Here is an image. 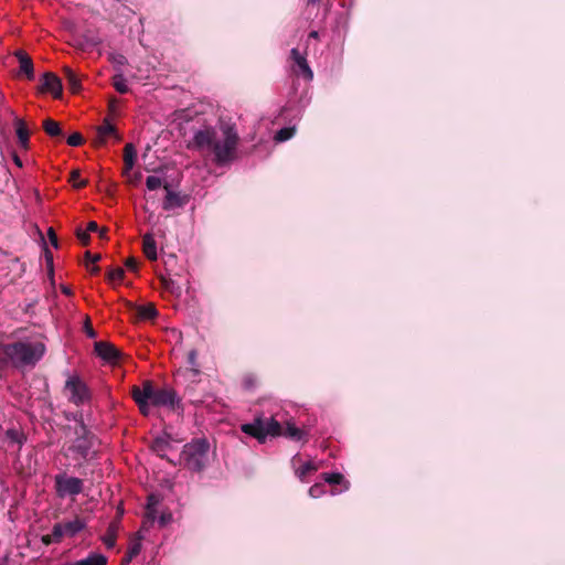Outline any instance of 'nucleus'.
Returning <instances> with one entry per match:
<instances>
[{
  "instance_id": "obj_3",
  "label": "nucleus",
  "mask_w": 565,
  "mask_h": 565,
  "mask_svg": "<svg viewBox=\"0 0 565 565\" xmlns=\"http://www.w3.org/2000/svg\"><path fill=\"white\" fill-rule=\"evenodd\" d=\"M131 394L140 412L146 416L149 415L151 406L174 409L180 403L173 388L157 387L151 381L142 382L141 386H134Z\"/></svg>"
},
{
  "instance_id": "obj_57",
  "label": "nucleus",
  "mask_w": 565,
  "mask_h": 565,
  "mask_svg": "<svg viewBox=\"0 0 565 565\" xmlns=\"http://www.w3.org/2000/svg\"><path fill=\"white\" fill-rule=\"evenodd\" d=\"M99 234H100V236H102V237H104L105 232H104V231H102Z\"/></svg>"
},
{
  "instance_id": "obj_30",
  "label": "nucleus",
  "mask_w": 565,
  "mask_h": 565,
  "mask_svg": "<svg viewBox=\"0 0 565 565\" xmlns=\"http://www.w3.org/2000/svg\"><path fill=\"white\" fill-rule=\"evenodd\" d=\"M109 60L117 70V73H122V66L126 65L127 58L122 54L113 53Z\"/></svg>"
},
{
  "instance_id": "obj_10",
  "label": "nucleus",
  "mask_w": 565,
  "mask_h": 565,
  "mask_svg": "<svg viewBox=\"0 0 565 565\" xmlns=\"http://www.w3.org/2000/svg\"><path fill=\"white\" fill-rule=\"evenodd\" d=\"M300 457L299 455H296L291 459V465L295 470V475L301 482H307V477L316 471L319 470L320 465L315 461H306L300 465Z\"/></svg>"
},
{
  "instance_id": "obj_21",
  "label": "nucleus",
  "mask_w": 565,
  "mask_h": 565,
  "mask_svg": "<svg viewBox=\"0 0 565 565\" xmlns=\"http://www.w3.org/2000/svg\"><path fill=\"white\" fill-rule=\"evenodd\" d=\"M164 189L167 190V195L164 198L162 207L166 211H170V210H172L174 207L181 206L182 205V200L179 196V194L173 192V191H171L168 185H164Z\"/></svg>"
},
{
  "instance_id": "obj_12",
  "label": "nucleus",
  "mask_w": 565,
  "mask_h": 565,
  "mask_svg": "<svg viewBox=\"0 0 565 565\" xmlns=\"http://www.w3.org/2000/svg\"><path fill=\"white\" fill-rule=\"evenodd\" d=\"M290 54L297 67L295 68V72L298 75H301L306 81H311L313 78V73L308 65L306 56L300 54L297 49H292Z\"/></svg>"
},
{
  "instance_id": "obj_6",
  "label": "nucleus",
  "mask_w": 565,
  "mask_h": 565,
  "mask_svg": "<svg viewBox=\"0 0 565 565\" xmlns=\"http://www.w3.org/2000/svg\"><path fill=\"white\" fill-rule=\"evenodd\" d=\"M76 435L77 438L67 447L66 455H71L74 459H87L93 447V437L83 423L76 429Z\"/></svg>"
},
{
  "instance_id": "obj_26",
  "label": "nucleus",
  "mask_w": 565,
  "mask_h": 565,
  "mask_svg": "<svg viewBox=\"0 0 565 565\" xmlns=\"http://www.w3.org/2000/svg\"><path fill=\"white\" fill-rule=\"evenodd\" d=\"M113 85L119 94H126L129 90L127 81L122 73H117L114 75Z\"/></svg>"
},
{
  "instance_id": "obj_7",
  "label": "nucleus",
  "mask_w": 565,
  "mask_h": 565,
  "mask_svg": "<svg viewBox=\"0 0 565 565\" xmlns=\"http://www.w3.org/2000/svg\"><path fill=\"white\" fill-rule=\"evenodd\" d=\"M55 491L57 497H75L82 493L84 482L77 477H70L66 473H58L54 477Z\"/></svg>"
},
{
  "instance_id": "obj_41",
  "label": "nucleus",
  "mask_w": 565,
  "mask_h": 565,
  "mask_svg": "<svg viewBox=\"0 0 565 565\" xmlns=\"http://www.w3.org/2000/svg\"><path fill=\"white\" fill-rule=\"evenodd\" d=\"M171 520H172V515L170 513H162L159 516L158 522L161 526H166L168 523H170Z\"/></svg>"
},
{
  "instance_id": "obj_11",
  "label": "nucleus",
  "mask_w": 565,
  "mask_h": 565,
  "mask_svg": "<svg viewBox=\"0 0 565 565\" xmlns=\"http://www.w3.org/2000/svg\"><path fill=\"white\" fill-rule=\"evenodd\" d=\"M40 89L42 93H50L55 98H58L62 95V82L55 74L50 72L44 73Z\"/></svg>"
},
{
  "instance_id": "obj_18",
  "label": "nucleus",
  "mask_w": 565,
  "mask_h": 565,
  "mask_svg": "<svg viewBox=\"0 0 565 565\" xmlns=\"http://www.w3.org/2000/svg\"><path fill=\"white\" fill-rule=\"evenodd\" d=\"M137 151L132 143H127L124 148V173L127 174L135 166Z\"/></svg>"
},
{
  "instance_id": "obj_14",
  "label": "nucleus",
  "mask_w": 565,
  "mask_h": 565,
  "mask_svg": "<svg viewBox=\"0 0 565 565\" xmlns=\"http://www.w3.org/2000/svg\"><path fill=\"white\" fill-rule=\"evenodd\" d=\"M63 524L65 536L73 537L86 527L84 519L76 516L74 520L66 521Z\"/></svg>"
},
{
  "instance_id": "obj_15",
  "label": "nucleus",
  "mask_w": 565,
  "mask_h": 565,
  "mask_svg": "<svg viewBox=\"0 0 565 565\" xmlns=\"http://www.w3.org/2000/svg\"><path fill=\"white\" fill-rule=\"evenodd\" d=\"M142 249L146 257L150 260L158 258L157 244L152 234H145L142 237Z\"/></svg>"
},
{
  "instance_id": "obj_27",
  "label": "nucleus",
  "mask_w": 565,
  "mask_h": 565,
  "mask_svg": "<svg viewBox=\"0 0 565 565\" xmlns=\"http://www.w3.org/2000/svg\"><path fill=\"white\" fill-rule=\"evenodd\" d=\"M6 437L10 443L17 444L19 446V448L23 445V443L25 440L23 433H21L20 430L15 429V428L8 429L6 431Z\"/></svg>"
},
{
  "instance_id": "obj_4",
  "label": "nucleus",
  "mask_w": 565,
  "mask_h": 565,
  "mask_svg": "<svg viewBox=\"0 0 565 565\" xmlns=\"http://www.w3.org/2000/svg\"><path fill=\"white\" fill-rule=\"evenodd\" d=\"M2 353L15 366L34 365L45 353V345L41 341H18L4 344Z\"/></svg>"
},
{
  "instance_id": "obj_25",
  "label": "nucleus",
  "mask_w": 565,
  "mask_h": 565,
  "mask_svg": "<svg viewBox=\"0 0 565 565\" xmlns=\"http://www.w3.org/2000/svg\"><path fill=\"white\" fill-rule=\"evenodd\" d=\"M321 477L323 478L324 482H327L329 484H343L344 486V490L349 489V483L347 481H344L343 476L341 473H338V472H332V473L324 472V473L321 475Z\"/></svg>"
},
{
  "instance_id": "obj_34",
  "label": "nucleus",
  "mask_w": 565,
  "mask_h": 565,
  "mask_svg": "<svg viewBox=\"0 0 565 565\" xmlns=\"http://www.w3.org/2000/svg\"><path fill=\"white\" fill-rule=\"evenodd\" d=\"M63 524L62 523H55L53 525V529H52V533L51 535L53 536V541L60 543L62 541V539L65 536V532L63 530Z\"/></svg>"
},
{
  "instance_id": "obj_49",
  "label": "nucleus",
  "mask_w": 565,
  "mask_h": 565,
  "mask_svg": "<svg viewBox=\"0 0 565 565\" xmlns=\"http://www.w3.org/2000/svg\"><path fill=\"white\" fill-rule=\"evenodd\" d=\"M135 557H130V554L127 552L125 557L122 558L124 564L130 563Z\"/></svg>"
},
{
  "instance_id": "obj_38",
  "label": "nucleus",
  "mask_w": 565,
  "mask_h": 565,
  "mask_svg": "<svg viewBox=\"0 0 565 565\" xmlns=\"http://www.w3.org/2000/svg\"><path fill=\"white\" fill-rule=\"evenodd\" d=\"M141 551V542L140 540H136L130 543L128 547V553L130 554V557H136Z\"/></svg>"
},
{
  "instance_id": "obj_32",
  "label": "nucleus",
  "mask_w": 565,
  "mask_h": 565,
  "mask_svg": "<svg viewBox=\"0 0 565 565\" xmlns=\"http://www.w3.org/2000/svg\"><path fill=\"white\" fill-rule=\"evenodd\" d=\"M326 493V484L322 482H317L309 489V495L313 499L320 498Z\"/></svg>"
},
{
  "instance_id": "obj_44",
  "label": "nucleus",
  "mask_w": 565,
  "mask_h": 565,
  "mask_svg": "<svg viewBox=\"0 0 565 565\" xmlns=\"http://www.w3.org/2000/svg\"><path fill=\"white\" fill-rule=\"evenodd\" d=\"M127 269L131 270V271H136L137 268H138V264H137V260L135 258H128L125 263Z\"/></svg>"
},
{
  "instance_id": "obj_8",
  "label": "nucleus",
  "mask_w": 565,
  "mask_h": 565,
  "mask_svg": "<svg viewBox=\"0 0 565 565\" xmlns=\"http://www.w3.org/2000/svg\"><path fill=\"white\" fill-rule=\"evenodd\" d=\"M65 390L70 394V402L77 406L83 405L90 399L89 388L77 375L68 376L65 382Z\"/></svg>"
},
{
  "instance_id": "obj_43",
  "label": "nucleus",
  "mask_w": 565,
  "mask_h": 565,
  "mask_svg": "<svg viewBox=\"0 0 565 565\" xmlns=\"http://www.w3.org/2000/svg\"><path fill=\"white\" fill-rule=\"evenodd\" d=\"M85 332H86V335L90 339H95L97 337V333L95 332V330L93 329V327L90 326V323L87 321L85 323Z\"/></svg>"
},
{
  "instance_id": "obj_28",
  "label": "nucleus",
  "mask_w": 565,
  "mask_h": 565,
  "mask_svg": "<svg viewBox=\"0 0 565 565\" xmlns=\"http://www.w3.org/2000/svg\"><path fill=\"white\" fill-rule=\"evenodd\" d=\"M97 134L100 140L104 141L107 137L115 134V127L109 120L105 119L103 125L98 127Z\"/></svg>"
},
{
  "instance_id": "obj_56",
  "label": "nucleus",
  "mask_w": 565,
  "mask_h": 565,
  "mask_svg": "<svg viewBox=\"0 0 565 565\" xmlns=\"http://www.w3.org/2000/svg\"><path fill=\"white\" fill-rule=\"evenodd\" d=\"M338 493H339V492H338V491H335V490H332V491H331V494H332V495H335V494H338Z\"/></svg>"
},
{
  "instance_id": "obj_31",
  "label": "nucleus",
  "mask_w": 565,
  "mask_h": 565,
  "mask_svg": "<svg viewBox=\"0 0 565 565\" xmlns=\"http://www.w3.org/2000/svg\"><path fill=\"white\" fill-rule=\"evenodd\" d=\"M295 134V128L286 127L278 130L275 135V140L278 142H284L290 139Z\"/></svg>"
},
{
  "instance_id": "obj_13",
  "label": "nucleus",
  "mask_w": 565,
  "mask_h": 565,
  "mask_svg": "<svg viewBox=\"0 0 565 565\" xmlns=\"http://www.w3.org/2000/svg\"><path fill=\"white\" fill-rule=\"evenodd\" d=\"M15 56L20 64V72L25 74L28 79L34 78V68L31 57L23 51H17Z\"/></svg>"
},
{
  "instance_id": "obj_17",
  "label": "nucleus",
  "mask_w": 565,
  "mask_h": 565,
  "mask_svg": "<svg viewBox=\"0 0 565 565\" xmlns=\"http://www.w3.org/2000/svg\"><path fill=\"white\" fill-rule=\"evenodd\" d=\"M15 132L18 137L19 145L22 149L26 150L29 148V136L30 132L25 126V122L22 119H17L15 121Z\"/></svg>"
},
{
  "instance_id": "obj_47",
  "label": "nucleus",
  "mask_w": 565,
  "mask_h": 565,
  "mask_svg": "<svg viewBox=\"0 0 565 565\" xmlns=\"http://www.w3.org/2000/svg\"><path fill=\"white\" fill-rule=\"evenodd\" d=\"M158 503H159V500L157 499L156 495L150 494L148 497L147 505H151V507L156 508Z\"/></svg>"
},
{
  "instance_id": "obj_40",
  "label": "nucleus",
  "mask_w": 565,
  "mask_h": 565,
  "mask_svg": "<svg viewBox=\"0 0 565 565\" xmlns=\"http://www.w3.org/2000/svg\"><path fill=\"white\" fill-rule=\"evenodd\" d=\"M146 519L148 522H153L157 519V508L151 505H147L146 508Z\"/></svg>"
},
{
  "instance_id": "obj_39",
  "label": "nucleus",
  "mask_w": 565,
  "mask_h": 565,
  "mask_svg": "<svg viewBox=\"0 0 565 565\" xmlns=\"http://www.w3.org/2000/svg\"><path fill=\"white\" fill-rule=\"evenodd\" d=\"M76 236H77L78 241L83 245H87L88 244V242H89V233H87L85 230L77 228L76 230Z\"/></svg>"
},
{
  "instance_id": "obj_19",
  "label": "nucleus",
  "mask_w": 565,
  "mask_h": 565,
  "mask_svg": "<svg viewBox=\"0 0 565 565\" xmlns=\"http://www.w3.org/2000/svg\"><path fill=\"white\" fill-rule=\"evenodd\" d=\"M118 529H119L118 524L116 522H111L108 525L106 533L102 536V541L106 545L107 548L115 547Z\"/></svg>"
},
{
  "instance_id": "obj_23",
  "label": "nucleus",
  "mask_w": 565,
  "mask_h": 565,
  "mask_svg": "<svg viewBox=\"0 0 565 565\" xmlns=\"http://www.w3.org/2000/svg\"><path fill=\"white\" fill-rule=\"evenodd\" d=\"M198 353L195 350H191L188 353V364L190 367L188 369V374L190 377L195 379L200 374V369L196 362Z\"/></svg>"
},
{
  "instance_id": "obj_20",
  "label": "nucleus",
  "mask_w": 565,
  "mask_h": 565,
  "mask_svg": "<svg viewBox=\"0 0 565 565\" xmlns=\"http://www.w3.org/2000/svg\"><path fill=\"white\" fill-rule=\"evenodd\" d=\"M63 73L65 76V79L67 82L68 88L72 93H78L81 89V79L78 75L68 66H65L63 68Z\"/></svg>"
},
{
  "instance_id": "obj_16",
  "label": "nucleus",
  "mask_w": 565,
  "mask_h": 565,
  "mask_svg": "<svg viewBox=\"0 0 565 565\" xmlns=\"http://www.w3.org/2000/svg\"><path fill=\"white\" fill-rule=\"evenodd\" d=\"M172 445L167 436H158L152 443V450L161 458H168Z\"/></svg>"
},
{
  "instance_id": "obj_50",
  "label": "nucleus",
  "mask_w": 565,
  "mask_h": 565,
  "mask_svg": "<svg viewBox=\"0 0 565 565\" xmlns=\"http://www.w3.org/2000/svg\"><path fill=\"white\" fill-rule=\"evenodd\" d=\"M13 161L18 167H22V160L19 158V156H13Z\"/></svg>"
},
{
  "instance_id": "obj_53",
  "label": "nucleus",
  "mask_w": 565,
  "mask_h": 565,
  "mask_svg": "<svg viewBox=\"0 0 565 565\" xmlns=\"http://www.w3.org/2000/svg\"><path fill=\"white\" fill-rule=\"evenodd\" d=\"M319 1H320V0H308V2H310V3H317V2H319Z\"/></svg>"
},
{
  "instance_id": "obj_9",
  "label": "nucleus",
  "mask_w": 565,
  "mask_h": 565,
  "mask_svg": "<svg viewBox=\"0 0 565 565\" xmlns=\"http://www.w3.org/2000/svg\"><path fill=\"white\" fill-rule=\"evenodd\" d=\"M96 354L107 363L115 364L120 360L119 350L109 342L97 341L94 344Z\"/></svg>"
},
{
  "instance_id": "obj_52",
  "label": "nucleus",
  "mask_w": 565,
  "mask_h": 565,
  "mask_svg": "<svg viewBox=\"0 0 565 565\" xmlns=\"http://www.w3.org/2000/svg\"><path fill=\"white\" fill-rule=\"evenodd\" d=\"M308 38H309V39H318V32H317V31H311V32L309 33V36H308Z\"/></svg>"
},
{
  "instance_id": "obj_37",
  "label": "nucleus",
  "mask_w": 565,
  "mask_h": 565,
  "mask_svg": "<svg viewBox=\"0 0 565 565\" xmlns=\"http://www.w3.org/2000/svg\"><path fill=\"white\" fill-rule=\"evenodd\" d=\"M83 143V137L79 132H74L67 138V145L71 147H78Z\"/></svg>"
},
{
  "instance_id": "obj_48",
  "label": "nucleus",
  "mask_w": 565,
  "mask_h": 565,
  "mask_svg": "<svg viewBox=\"0 0 565 565\" xmlns=\"http://www.w3.org/2000/svg\"><path fill=\"white\" fill-rule=\"evenodd\" d=\"M52 539H53V536H52L51 534H46V535H43V536H42V542H43V544H45V545H51V544H53V543H56V542H55V541H53Z\"/></svg>"
},
{
  "instance_id": "obj_51",
  "label": "nucleus",
  "mask_w": 565,
  "mask_h": 565,
  "mask_svg": "<svg viewBox=\"0 0 565 565\" xmlns=\"http://www.w3.org/2000/svg\"><path fill=\"white\" fill-rule=\"evenodd\" d=\"M172 285H173V282H172V281L164 280V286H166V288H167V289H170V290H172V291H173V286H172Z\"/></svg>"
},
{
  "instance_id": "obj_42",
  "label": "nucleus",
  "mask_w": 565,
  "mask_h": 565,
  "mask_svg": "<svg viewBox=\"0 0 565 565\" xmlns=\"http://www.w3.org/2000/svg\"><path fill=\"white\" fill-rule=\"evenodd\" d=\"M47 235H49V238H50L51 244H52L55 248H57V247H58L57 236H56V234H55V232H54V230H53L52 227H51V228H49V231H47Z\"/></svg>"
},
{
  "instance_id": "obj_24",
  "label": "nucleus",
  "mask_w": 565,
  "mask_h": 565,
  "mask_svg": "<svg viewBox=\"0 0 565 565\" xmlns=\"http://www.w3.org/2000/svg\"><path fill=\"white\" fill-rule=\"evenodd\" d=\"M107 558L102 554H92L85 559H81L70 565H106Z\"/></svg>"
},
{
  "instance_id": "obj_1",
  "label": "nucleus",
  "mask_w": 565,
  "mask_h": 565,
  "mask_svg": "<svg viewBox=\"0 0 565 565\" xmlns=\"http://www.w3.org/2000/svg\"><path fill=\"white\" fill-rule=\"evenodd\" d=\"M238 141L235 126L220 121L215 126L204 125L194 130L188 148L210 157L217 166H226L236 159Z\"/></svg>"
},
{
  "instance_id": "obj_5",
  "label": "nucleus",
  "mask_w": 565,
  "mask_h": 565,
  "mask_svg": "<svg viewBox=\"0 0 565 565\" xmlns=\"http://www.w3.org/2000/svg\"><path fill=\"white\" fill-rule=\"evenodd\" d=\"M210 444L199 438L183 447L180 455L181 462L192 471H201L209 462Z\"/></svg>"
},
{
  "instance_id": "obj_33",
  "label": "nucleus",
  "mask_w": 565,
  "mask_h": 565,
  "mask_svg": "<svg viewBox=\"0 0 565 565\" xmlns=\"http://www.w3.org/2000/svg\"><path fill=\"white\" fill-rule=\"evenodd\" d=\"M163 184V180L156 175H149L146 180L147 189L150 191L159 189Z\"/></svg>"
},
{
  "instance_id": "obj_35",
  "label": "nucleus",
  "mask_w": 565,
  "mask_h": 565,
  "mask_svg": "<svg viewBox=\"0 0 565 565\" xmlns=\"http://www.w3.org/2000/svg\"><path fill=\"white\" fill-rule=\"evenodd\" d=\"M125 271L122 268L117 267L115 269L109 270L108 279L113 282H119L124 278Z\"/></svg>"
},
{
  "instance_id": "obj_45",
  "label": "nucleus",
  "mask_w": 565,
  "mask_h": 565,
  "mask_svg": "<svg viewBox=\"0 0 565 565\" xmlns=\"http://www.w3.org/2000/svg\"><path fill=\"white\" fill-rule=\"evenodd\" d=\"M85 257H86V260L88 263H92V264H95L96 262H98L100 259V256L99 255H93L92 253L89 252H86L85 254Z\"/></svg>"
},
{
  "instance_id": "obj_54",
  "label": "nucleus",
  "mask_w": 565,
  "mask_h": 565,
  "mask_svg": "<svg viewBox=\"0 0 565 565\" xmlns=\"http://www.w3.org/2000/svg\"><path fill=\"white\" fill-rule=\"evenodd\" d=\"M92 271L97 273L98 271V267H93Z\"/></svg>"
},
{
  "instance_id": "obj_29",
  "label": "nucleus",
  "mask_w": 565,
  "mask_h": 565,
  "mask_svg": "<svg viewBox=\"0 0 565 565\" xmlns=\"http://www.w3.org/2000/svg\"><path fill=\"white\" fill-rule=\"evenodd\" d=\"M157 310L152 305L140 306L138 308V316L141 319L150 320L157 316Z\"/></svg>"
},
{
  "instance_id": "obj_2",
  "label": "nucleus",
  "mask_w": 565,
  "mask_h": 565,
  "mask_svg": "<svg viewBox=\"0 0 565 565\" xmlns=\"http://www.w3.org/2000/svg\"><path fill=\"white\" fill-rule=\"evenodd\" d=\"M282 418L278 413L266 417L264 414L256 416L252 423L242 425V430L255 437L259 443H265L267 437L285 436L294 440H300L302 431L292 423L287 422L286 427L281 424Z\"/></svg>"
},
{
  "instance_id": "obj_22",
  "label": "nucleus",
  "mask_w": 565,
  "mask_h": 565,
  "mask_svg": "<svg viewBox=\"0 0 565 565\" xmlns=\"http://www.w3.org/2000/svg\"><path fill=\"white\" fill-rule=\"evenodd\" d=\"M43 129L50 137H63V130L60 124L51 118H46L43 121Z\"/></svg>"
},
{
  "instance_id": "obj_55",
  "label": "nucleus",
  "mask_w": 565,
  "mask_h": 565,
  "mask_svg": "<svg viewBox=\"0 0 565 565\" xmlns=\"http://www.w3.org/2000/svg\"><path fill=\"white\" fill-rule=\"evenodd\" d=\"M63 291H64L65 294H67V295L70 294L68 288H64V289H63Z\"/></svg>"
},
{
  "instance_id": "obj_36",
  "label": "nucleus",
  "mask_w": 565,
  "mask_h": 565,
  "mask_svg": "<svg viewBox=\"0 0 565 565\" xmlns=\"http://www.w3.org/2000/svg\"><path fill=\"white\" fill-rule=\"evenodd\" d=\"M71 180L73 181L74 186L77 188V189L84 188L87 184L86 180H83V179L79 178V171L78 170H74V171L71 172Z\"/></svg>"
},
{
  "instance_id": "obj_46",
  "label": "nucleus",
  "mask_w": 565,
  "mask_h": 565,
  "mask_svg": "<svg viewBox=\"0 0 565 565\" xmlns=\"http://www.w3.org/2000/svg\"><path fill=\"white\" fill-rule=\"evenodd\" d=\"M87 233H95V232H99V228H98V225L96 222L92 221L87 224V227L85 230Z\"/></svg>"
}]
</instances>
